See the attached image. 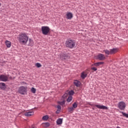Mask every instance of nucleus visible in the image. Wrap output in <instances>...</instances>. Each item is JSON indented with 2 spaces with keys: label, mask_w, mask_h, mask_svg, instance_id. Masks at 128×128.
Masks as SVG:
<instances>
[{
  "label": "nucleus",
  "mask_w": 128,
  "mask_h": 128,
  "mask_svg": "<svg viewBox=\"0 0 128 128\" xmlns=\"http://www.w3.org/2000/svg\"><path fill=\"white\" fill-rule=\"evenodd\" d=\"M18 39L19 42L22 44H26L28 42V36L26 32H22L19 34Z\"/></svg>",
  "instance_id": "nucleus-1"
},
{
  "label": "nucleus",
  "mask_w": 128,
  "mask_h": 128,
  "mask_svg": "<svg viewBox=\"0 0 128 128\" xmlns=\"http://www.w3.org/2000/svg\"><path fill=\"white\" fill-rule=\"evenodd\" d=\"M66 45L69 48H74L76 46V40H68L66 42Z\"/></svg>",
  "instance_id": "nucleus-2"
},
{
  "label": "nucleus",
  "mask_w": 128,
  "mask_h": 128,
  "mask_svg": "<svg viewBox=\"0 0 128 128\" xmlns=\"http://www.w3.org/2000/svg\"><path fill=\"white\" fill-rule=\"evenodd\" d=\"M18 92L22 96L26 94V92H28V87L24 86H20L18 89Z\"/></svg>",
  "instance_id": "nucleus-3"
},
{
  "label": "nucleus",
  "mask_w": 128,
  "mask_h": 128,
  "mask_svg": "<svg viewBox=\"0 0 128 128\" xmlns=\"http://www.w3.org/2000/svg\"><path fill=\"white\" fill-rule=\"evenodd\" d=\"M41 30L42 34L44 36H48V32H50V27L48 26H42L41 28Z\"/></svg>",
  "instance_id": "nucleus-4"
},
{
  "label": "nucleus",
  "mask_w": 128,
  "mask_h": 128,
  "mask_svg": "<svg viewBox=\"0 0 128 128\" xmlns=\"http://www.w3.org/2000/svg\"><path fill=\"white\" fill-rule=\"evenodd\" d=\"M126 105L124 101L119 102L118 104V106L120 110H124V108H126Z\"/></svg>",
  "instance_id": "nucleus-5"
},
{
  "label": "nucleus",
  "mask_w": 128,
  "mask_h": 128,
  "mask_svg": "<svg viewBox=\"0 0 128 128\" xmlns=\"http://www.w3.org/2000/svg\"><path fill=\"white\" fill-rule=\"evenodd\" d=\"M60 58L61 60H68L70 58V56L66 53H62L60 56Z\"/></svg>",
  "instance_id": "nucleus-6"
},
{
  "label": "nucleus",
  "mask_w": 128,
  "mask_h": 128,
  "mask_svg": "<svg viewBox=\"0 0 128 128\" xmlns=\"http://www.w3.org/2000/svg\"><path fill=\"white\" fill-rule=\"evenodd\" d=\"M8 78L4 74H1L0 76V80L1 82H8Z\"/></svg>",
  "instance_id": "nucleus-7"
},
{
  "label": "nucleus",
  "mask_w": 128,
  "mask_h": 128,
  "mask_svg": "<svg viewBox=\"0 0 128 128\" xmlns=\"http://www.w3.org/2000/svg\"><path fill=\"white\" fill-rule=\"evenodd\" d=\"M94 106H96L98 108H99L100 110H108V106L104 105L95 104Z\"/></svg>",
  "instance_id": "nucleus-8"
},
{
  "label": "nucleus",
  "mask_w": 128,
  "mask_h": 128,
  "mask_svg": "<svg viewBox=\"0 0 128 128\" xmlns=\"http://www.w3.org/2000/svg\"><path fill=\"white\" fill-rule=\"evenodd\" d=\"M97 58L100 60H104L106 58V56L104 54H100L97 56Z\"/></svg>",
  "instance_id": "nucleus-9"
},
{
  "label": "nucleus",
  "mask_w": 128,
  "mask_h": 128,
  "mask_svg": "<svg viewBox=\"0 0 128 128\" xmlns=\"http://www.w3.org/2000/svg\"><path fill=\"white\" fill-rule=\"evenodd\" d=\"M66 16L67 20H72V18L74 16L72 15V13L70 12H67Z\"/></svg>",
  "instance_id": "nucleus-10"
},
{
  "label": "nucleus",
  "mask_w": 128,
  "mask_h": 128,
  "mask_svg": "<svg viewBox=\"0 0 128 128\" xmlns=\"http://www.w3.org/2000/svg\"><path fill=\"white\" fill-rule=\"evenodd\" d=\"M0 88L1 90H4L6 88V84L4 82H0Z\"/></svg>",
  "instance_id": "nucleus-11"
},
{
  "label": "nucleus",
  "mask_w": 128,
  "mask_h": 128,
  "mask_svg": "<svg viewBox=\"0 0 128 128\" xmlns=\"http://www.w3.org/2000/svg\"><path fill=\"white\" fill-rule=\"evenodd\" d=\"M74 84L77 88H78L79 86H80V82L78 80H75L74 82Z\"/></svg>",
  "instance_id": "nucleus-12"
},
{
  "label": "nucleus",
  "mask_w": 128,
  "mask_h": 128,
  "mask_svg": "<svg viewBox=\"0 0 128 128\" xmlns=\"http://www.w3.org/2000/svg\"><path fill=\"white\" fill-rule=\"evenodd\" d=\"M34 112H26L24 114V116H34Z\"/></svg>",
  "instance_id": "nucleus-13"
},
{
  "label": "nucleus",
  "mask_w": 128,
  "mask_h": 128,
  "mask_svg": "<svg viewBox=\"0 0 128 128\" xmlns=\"http://www.w3.org/2000/svg\"><path fill=\"white\" fill-rule=\"evenodd\" d=\"M86 76H88V74L84 73V72H83L81 73L80 77L82 80H84Z\"/></svg>",
  "instance_id": "nucleus-14"
},
{
  "label": "nucleus",
  "mask_w": 128,
  "mask_h": 128,
  "mask_svg": "<svg viewBox=\"0 0 128 128\" xmlns=\"http://www.w3.org/2000/svg\"><path fill=\"white\" fill-rule=\"evenodd\" d=\"M7 48H10V46H12V42H10L6 40L5 42Z\"/></svg>",
  "instance_id": "nucleus-15"
},
{
  "label": "nucleus",
  "mask_w": 128,
  "mask_h": 128,
  "mask_svg": "<svg viewBox=\"0 0 128 128\" xmlns=\"http://www.w3.org/2000/svg\"><path fill=\"white\" fill-rule=\"evenodd\" d=\"M28 40L29 42V44H28V46H32L34 44V40L29 38V40L28 39Z\"/></svg>",
  "instance_id": "nucleus-16"
},
{
  "label": "nucleus",
  "mask_w": 128,
  "mask_h": 128,
  "mask_svg": "<svg viewBox=\"0 0 128 128\" xmlns=\"http://www.w3.org/2000/svg\"><path fill=\"white\" fill-rule=\"evenodd\" d=\"M118 52V50L116 48H113L110 50V52L111 54H116Z\"/></svg>",
  "instance_id": "nucleus-17"
},
{
  "label": "nucleus",
  "mask_w": 128,
  "mask_h": 128,
  "mask_svg": "<svg viewBox=\"0 0 128 128\" xmlns=\"http://www.w3.org/2000/svg\"><path fill=\"white\" fill-rule=\"evenodd\" d=\"M102 64H104V62H96L94 64V66H102Z\"/></svg>",
  "instance_id": "nucleus-18"
},
{
  "label": "nucleus",
  "mask_w": 128,
  "mask_h": 128,
  "mask_svg": "<svg viewBox=\"0 0 128 128\" xmlns=\"http://www.w3.org/2000/svg\"><path fill=\"white\" fill-rule=\"evenodd\" d=\"M56 124L58 125L62 124V118H58L56 120Z\"/></svg>",
  "instance_id": "nucleus-19"
},
{
  "label": "nucleus",
  "mask_w": 128,
  "mask_h": 128,
  "mask_svg": "<svg viewBox=\"0 0 128 128\" xmlns=\"http://www.w3.org/2000/svg\"><path fill=\"white\" fill-rule=\"evenodd\" d=\"M104 52H105L106 54H107V56H110V51L108 50H104Z\"/></svg>",
  "instance_id": "nucleus-20"
},
{
  "label": "nucleus",
  "mask_w": 128,
  "mask_h": 128,
  "mask_svg": "<svg viewBox=\"0 0 128 128\" xmlns=\"http://www.w3.org/2000/svg\"><path fill=\"white\" fill-rule=\"evenodd\" d=\"M120 112L122 114L123 116H125V118H128V114L124 112Z\"/></svg>",
  "instance_id": "nucleus-21"
},
{
  "label": "nucleus",
  "mask_w": 128,
  "mask_h": 128,
  "mask_svg": "<svg viewBox=\"0 0 128 128\" xmlns=\"http://www.w3.org/2000/svg\"><path fill=\"white\" fill-rule=\"evenodd\" d=\"M74 110V109L72 106L68 108V112H72Z\"/></svg>",
  "instance_id": "nucleus-22"
},
{
  "label": "nucleus",
  "mask_w": 128,
  "mask_h": 128,
  "mask_svg": "<svg viewBox=\"0 0 128 128\" xmlns=\"http://www.w3.org/2000/svg\"><path fill=\"white\" fill-rule=\"evenodd\" d=\"M72 100V96H69L67 99V102H70Z\"/></svg>",
  "instance_id": "nucleus-23"
},
{
  "label": "nucleus",
  "mask_w": 128,
  "mask_h": 128,
  "mask_svg": "<svg viewBox=\"0 0 128 128\" xmlns=\"http://www.w3.org/2000/svg\"><path fill=\"white\" fill-rule=\"evenodd\" d=\"M68 94L70 96H74V92L72 90H71L68 92Z\"/></svg>",
  "instance_id": "nucleus-24"
},
{
  "label": "nucleus",
  "mask_w": 128,
  "mask_h": 128,
  "mask_svg": "<svg viewBox=\"0 0 128 128\" xmlns=\"http://www.w3.org/2000/svg\"><path fill=\"white\" fill-rule=\"evenodd\" d=\"M42 120H48V116L46 115V116H44L42 118Z\"/></svg>",
  "instance_id": "nucleus-25"
},
{
  "label": "nucleus",
  "mask_w": 128,
  "mask_h": 128,
  "mask_svg": "<svg viewBox=\"0 0 128 128\" xmlns=\"http://www.w3.org/2000/svg\"><path fill=\"white\" fill-rule=\"evenodd\" d=\"M74 109L76 108H78V104H76V102H74L72 104V106Z\"/></svg>",
  "instance_id": "nucleus-26"
},
{
  "label": "nucleus",
  "mask_w": 128,
  "mask_h": 128,
  "mask_svg": "<svg viewBox=\"0 0 128 128\" xmlns=\"http://www.w3.org/2000/svg\"><path fill=\"white\" fill-rule=\"evenodd\" d=\"M30 90L32 94H34L36 92V90L34 87L31 88Z\"/></svg>",
  "instance_id": "nucleus-27"
},
{
  "label": "nucleus",
  "mask_w": 128,
  "mask_h": 128,
  "mask_svg": "<svg viewBox=\"0 0 128 128\" xmlns=\"http://www.w3.org/2000/svg\"><path fill=\"white\" fill-rule=\"evenodd\" d=\"M36 66L37 68H41L42 64L38 62L36 63Z\"/></svg>",
  "instance_id": "nucleus-28"
},
{
  "label": "nucleus",
  "mask_w": 128,
  "mask_h": 128,
  "mask_svg": "<svg viewBox=\"0 0 128 128\" xmlns=\"http://www.w3.org/2000/svg\"><path fill=\"white\" fill-rule=\"evenodd\" d=\"M59 104H60V106H64V104L65 102L64 101L60 102H58Z\"/></svg>",
  "instance_id": "nucleus-29"
},
{
  "label": "nucleus",
  "mask_w": 128,
  "mask_h": 128,
  "mask_svg": "<svg viewBox=\"0 0 128 128\" xmlns=\"http://www.w3.org/2000/svg\"><path fill=\"white\" fill-rule=\"evenodd\" d=\"M91 70H94V72L98 70V68L95 67L92 68Z\"/></svg>",
  "instance_id": "nucleus-30"
},
{
  "label": "nucleus",
  "mask_w": 128,
  "mask_h": 128,
  "mask_svg": "<svg viewBox=\"0 0 128 128\" xmlns=\"http://www.w3.org/2000/svg\"><path fill=\"white\" fill-rule=\"evenodd\" d=\"M45 126H46L47 128L50 126V123L48 122H45Z\"/></svg>",
  "instance_id": "nucleus-31"
},
{
  "label": "nucleus",
  "mask_w": 128,
  "mask_h": 128,
  "mask_svg": "<svg viewBox=\"0 0 128 128\" xmlns=\"http://www.w3.org/2000/svg\"><path fill=\"white\" fill-rule=\"evenodd\" d=\"M68 94H64V96H62V98H66V96H68Z\"/></svg>",
  "instance_id": "nucleus-32"
},
{
  "label": "nucleus",
  "mask_w": 128,
  "mask_h": 128,
  "mask_svg": "<svg viewBox=\"0 0 128 128\" xmlns=\"http://www.w3.org/2000/svg\"><path fill=\"white\" fill-rule=\"evenodd\" d=\"M57 108H58V110H62V107H60V106L58 105L57 106Z\"/></svg>",
  "instance_id": "nucleus-33"
},
{
  "label": "nucleus",
  "mask_w": 128,
  "mask_h": 128,
  "mask_svg": "<svg viewBox=\"0 0 128 128\" xmlns=\"http://www.w3.org/2000/svg\"><path fill=\"white\" fill-rule=\"evenodd\" d=\"M60 110H58L56 112V114H60Z\"/></svg>",
  "instance_id": "nucleus-34"
},
{
  "label": "nucleus",
  "mask_w": 128,
  "mask_h": 128,
  "mask_svg": "<svg viewBox=\"0 0 128 128\" xmlns=\"http://www.w3.org/2000/svg\"><path fill=\"white\" fill-rule=\"evenodd\" d=\"M88 104H90V106H92V104H90V103H88Z\"/></svg>",
  "instance_id": "nucleus-35"
},
{
  "label": "nucleus",
  "mask_w": 128,
  "mask_h": 128,
  "mask_svg": "<svg viewBox=\"0 0 128 128\" xmlns=\"http://www.w3.org/2000/svg\"><path fill=\"white\" fill-rule=\"evenodd\" d=\"M116 128H120V127L118 126Z\"/></svg>",
  "instance_id": "nucleus-36"
},
{
  "label": "nucleus",
  "mask_w": 128,
  "mask_h": 128,
  "mask_svg": "<svg viewBox=\"0 0 128 128\" xmlns=\"http://www.w3.org/2000/svg\"><path fill=\"white\" fill-rule=\"evenodd\" d=\"M0 6H2V4L0 3Z\"/></svg>",
  "instance_id": "nucleus-37"
},
{
  "label": "nucleus",
  "mask_w": 128,
  "mask_h": 128,
  "mask_svg": "<svg viewBox=\"0 0 128 128\" xmlns=\"http://www.w3.org/2000/svg\"><path fill=\"white\" fill-rule=\"evenodd\" d=\"M34 128V127H33V128Z\"/></svg>",
  "instance_id": "nucleus-38"
}]
</instances>
